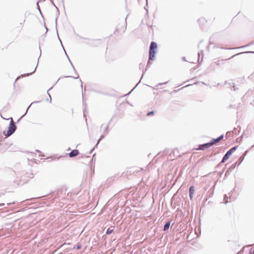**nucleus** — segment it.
Returning <instances> with one entry per match:
<instances>
[{
    "mask_svg": "<svg viewBox=\"0 0 254 254\" xmlns=\"http://www.w3.org/2000/svg\"><path fill=\"white\" fill-rule=\"evenodd\" d=\"M229 85L230 86V88H231V89L232 90H236V88H235V83H234L233 82V81H230L229 82H228ZM227 84V82H225V84Z\"/></svg>",
    "mask_w": 254,
    "mask_h": 254,
    "instance_id": "18",
    "label": "nucleus"
},
{
    "mask_svg": "<svg viewBox=\"0 0 254 254\" xmlns=\"http://www.w3.org/2000/svg\"><path fill=\"white\" fill-rule=\"evenodd\" d=\"M224 171H225V168L223 170V171L222 172L221 174L224 172Z\"/></svg>",
    "mask_w": 254,
    "mask_h": 254,
    "instance_id": "49",
    "label": "nucleus"
},
{
    "mask_svg": "<svg viewBox=\"0 0 254 254\" xmlns=\"http://www.w3.org/2000/svg\"><path fill=\"white\" fill-rule=\"evenodd\" d=\"M104 137H105V135H104V134H102V135L100 136L99 138L98 139V141H97V143H96V144L95 145V146H94V148H93V149H92L90 151L89 154H91V153L92 152L93 150L95 148L97 147V146H98V145L99 144V143H100V141H101V140H102Z\"/></svg>",
    "mask_w": 254,
    "mask_h": 254,
    "instance_id": "15",
    "label": "nucleus"
},
{
    "mask_svg": "<svg viewBox=\"0 0 254 254\" xmlns=\"http://www.w3.org/2000/svg\"><path fill=\"white\" fill-rule=\"evenodd\" d=\"M103 126V124H102V125H101V128H102V127Z\"/></svg>",
    "mask_w": 254,
    "mask_h": 254,
    "instance_id": "53",
    "label": "nucleus"
},
{
    "mask_svg": "<svg viewBox=\"0 0 254 254\" xmlns=\"http://www.w3.org/2000/svg\"><path fill=\"white\" fill-rule=\"evenodd\" d=\"M39 102H40V101H36L33 102H32V103H31V104L28 106V107L27 108V110H26V113H25V114L22 116V117H24V116H25V115L27 113L28 111V110H29V108H30V106L31 105V104H34V103H39Z\"/></svg>",
    "mask_w": 254,
    "mask_h": 254,
    "instance_id": "27",
    "label": "nucleus"
},
{
    "mask_svg": "<svg viewBox=\"0 0 254 254\" xmlns=\"http://www.w3.org/2000/svg\"><path fill=\"white\" fill-rule=\"evenodd\" d=\"M248 152V150L245 151L243 154L241 156V157H245Z\"/></svg>",
    "mask_w": 254,
    "mask_h": 254,
    "instance_id": "33",
    "label": "nucleus"
},
{
    "mask_svg": "<svg viewBox=\"0 0 254 254\" xmlns=\"http://www.w3.org/2000/svg\"><path fill=\"white\" fill-rule=\"evenodd\" d=\"M80 82H81V87L82 88V82L81 79H80Z\"/></svg>",
    "mask_w": 254,
    "mask_h": 254,
    "instance_id": "45",
    "label": "nucleus"
},
{
    "mask_svg": "<svg viewBox=\"0 0 254 254\" xmlns=\"http://www.w3.org/2000/svg\"><path fill=\"white\" fill-rule=\"evenodd\" d=\"M36 5H37V9L38 10V11H39V13H40V14H41V16L44 18V16H43V14H42V11H41V9H40V6H39V3L37 2V3H36Z\"/></svg>",
    "mask_w": 254,
    "mask_h": 254,
    "instance_id": "26",
    "label": "nucleus"
},
{
    "mask_svg": "<svg viewBox=\"0 0 254 254\" xmlns=\"http://www.w3.org/2000/svg\"><path fill=\"white\" fill-rule=\"evenodd\" d=\"M157 44L156 42L152 41L149 48V56L150 60H154L157 53Z\"/></svg>",
    "mask_w": 254,
    "mask_h": 254,
    "instance_id": "2",
    "label": "nucleus"
},
{
    "mask_svg": "<svg viewBox=\"0 0 254 254\" xmlns=\"http://www.w3.org/2000/svg\"><path fill=\"white\" fill-rule=\"evenodd\" d=\"M238 145L234 146L228 150L227 152L224 154L222 158L221 162L218 165V167H220L222 164L225 163L228 160L230 156L237 150L238 147Z\"/></svg>",
    "mask_w": 254,
    "mask_h": 254,
    "instance_id": "3",
    "label": "nucleus"
},
{
    "mask_svg": "<svg viewBox=\"0 0 254 254\" xmlns=\"http://www.w3.org/2000/svg\"><path fill=\"white\" fill-rule=\"evenodd\" d=\"M254 45V40H253L252 41H251V42H250L249 43L247 44L246 45L241 47L239 48H243L247 47L249 46H251V45Z\"/></svg>",
    "mask_w": 254,
    "mask_h": 254,
    "instance_id": "25",
    "label": "nucleus"
},
{
    "mask_svg": "<svg viewBox=\"0 0 254 254\" xmlns=\"http://www.w3.org/2000/svg\"><path fill=\"white\" fill-rule=\"evenodd\" d=\"M82 104H83V106H84L83 116L84 117H86L87 104H86V101H85V98L84 97V94H83V91L82 92Z\"/></svg>",
    "mask_w": 254,
    "mask_h": 254,
    "instance_id": "9",
    "label": "nucleus"
},
{
    "mask_svg": "<svg viewBox=\"0 0 254 254\" xmlns=\"http://www.w3.org/2000/svg\"><path fill=\"white\" fill-rule=\"evenodd\" d=\"M53 88V86L51 87L50 89H48V91H47V93H48V95H49V98H50V102H52V98H51V96L50 94H49V91L50 90H51Z\"/></svg>",
    "mask_w": 254,
    "mask_h": 254,
    "instance_id": "29",
    "label": "nucleus"
},
{
    "mask_svg": "<svg viewBox=\"0 0 254 254\" xmlns=\"http://www.w3.org/2000/svg\"><path fill=\"white\" fill-rule=\"evenodd\" d=\"M211 39V38H210V39ZM209 43L211 44V40H210Z\"/></svg>",
    "mask_w": 254,
    "mask_h": 254,
    "instance_id": "52",
    "label": "nucleus"
},
{
    "mask_svg": "<svg viewBox=\"0 0 254 254\" xmlns=\"http://www.w3.org/2000/svg\"><path fill=\"white\" fill-rule=\"evenodd\" d=\"M4 205V203H1L0 204V206Z\"/></svg>",
    "mask_w": 254,
    "mask_h": 254,
    "instance_id": "47",
    "label": "nucleus"
},
{
    "mask_svg": "<svg viewBox=\"0 0 254 254\" xmlns=\"http://www.w3.org/2000/svg\"><path fill=\"white\" fill-rule=\"evenodd\" d=\"M214 64H215L216 65H218L220 64V63L219 61H218L215 62Z\"/></svg>",
    "mask_w": 254,
    "mask_h": 254,
    "instance_id": "38",
    "label": "nucleus"
},
{
    "mask_svg": "<svg viewBox=\"0 0 254 254\" xmlns=\"http://www.w3.org/2000/svg\"><path fill=\"white\" fill-rule=\"evenodd\" d=\"M249 53H253V54H254V52H253V51H247V52H241V53H238L237 54H235V55H233L231 58H228V59H225V60H222L221 61V62H223L225 61H227V60H228L229 59H231V58H233V57H234L235 56H237L238 55H241V54H249Z\"/></svg>",
    "mask_w": 254,
    "mask_h": 254,
    "instance_id": "11",
    "label": "nucleus"
},
{
    "mask_svg": "<svg viewBox=\"0 0 254 254\" xmlns=\"http://www.w3.org/2000/svg\"><path fill=\"white\" fill-rule=\"evenodd\" d=\"M201 20V19H198V22H200Z\"/></svg>",
    "mask_w": 254,
    "mask_h": 254,
    "instance_id": "50",
    "label": "nucleus"
},
{
    "mask_svg": "<svg viewBox=\"0 0 254 254\" xmlns=\"http://www.w3.org/2000/svg\"><path fill=\"white\" fill-rule=\"evenodd\" d=\"M44 26H45V29L46 30V32L45 33V34L44 35V37H45L46 36V34H47V32L49 30V29L47 28V27L46 26L45 24H44Z\"/></svg>",
    "mask_w": 254,
    "mask_h": 254,
    "instance_id": "31",
    "label": "nucleus"
},
{
    "mask_svg": "<svg viewBox=\"0 0 254 254\" xmlns=\"http://www.w3.org/2000/svg\"><path fill=\"white\" fill-rule=\"evenodd\" d=\"M254 145H252V146H251V148H253V147H254Z\"/></svg>",
    "mask_w": 254,
    "mask_h": 254,
    "instance_id": "56",
    "label": "nucleus"
},
{
    "mask_svg": "<svg viewBox=\"0 0 254 254\" xmlns=\"http://www.w3.org/2000/svg\"><path fill=\"white\" fill-rule=\"evenodd\" d=\"M9 120H10V122L8 127V129L7 130H4L3 132V134L4 135H6L7 137L13 134L17 128V126L15 123L13 121L12 118H10Z\"/></svg>",
    "mask_w": 254,
    "mask_h": 254,
    "instance_id": "1",
    "label": "nucleus"
},
{
    "mask_svg": "<svg viewBox=\"0 0 254 254\" xmlns=\"http://www.w3.org/2000/svg\"><path fill=\"white\" fill-rule=\"evenodd\" d=\"M79 153V150L78 149H73V150H71L68 153V156L70 158H73V157H75L77 155H78Z\"/></svg>",
    "mask_w": 254,
    "mask_h": 254,
    "instance_id": "8",
    "label": "nucleus"
},
{
    "mask_svg": "<svg viewBox=\"0 0 254 254\" xmlns=\"http://www.w3.org/2000/svg\"><path fill=\"white\" fill-rule=\"evenodd\" d=\"M64 52H65V55H66V58L68 59L69 57H68V55H67V54H66V52H65V50H64Z\"/></svg>",
    "mask_w": 254,
    "mask_h": 254,
    "instance_id": "40",
    "label": "nucleus"
},
{
    "mask_svg": "<svg viewBox=\"0 0 254 254\" xmlns=\"http://www.w3.org/2000/svg\"><path fill=\"white\" fill-rule=\"evenodd\" d=\"M114 230V226H111L109 228L107 229V230L106 231V235H110L112 234Z\"/></svg>",
    "mask_w": 254,
    "mask_h": 254,
    "instance_id": "17",
    "label": "nucleus"
},
{
    "mask_svg": "<svg viewBox=\"0 0 254 254\" xmlns=\"http://www.w3.org/2000/svg\"><path fill=\"white\" fill-rule=\"evenodd\" d=\"M41 156H44V155H43V154H41Z\"/></svg>",
    "mask_w": 254,
    "mask_h": 254,
    "instance_id": "57",
    "label": "nucleus"
},
{
    "mask_svg": "<svg viewBox=\"0 0 254 254\" xmlns=\"http://www.w3.org/2000/svg\"><path fill=\"white\" fill-rule=\"evenodd\" d=\"M170 225H171V222L170 221L167 222L164 226L163 230L164 231H167L169 229Z\"/></svg>",
    "mask_w": 254,
    "mask_h": 254,
    "instance_id": "19",
    "label": "nucleus"
},
{
    "mask_svg": "<svg viewBox=\"0 0 254 254\" xmlns=\"http://www.w3.org/2000/svg\"><path fill=\"white\" fill-rule=\"evenodd\" d=\"M249 254H254V250L252 248L250 249Z\"/></svg>",
    "mask_w": 254,
    "mask_h": 254,
    "instance_id": "35",
    "label": "nucleus"
},
{
    "mask_svg": "<svg viewBox=\"0 0 254 254\" xmlns=\"http://www.w3.org/2000/svg\"><path fill=\"white\" fill-rule=\"evenodd\" d=\"M38 61H39V60H38V62H37V64L36 66L35 67V68H34V70L32 72L28 73H25V74H23L21 75L18 78H17V79L15 80V81L19 78H20L21 77L28 76L29 75H31L32 74H33L36 71V68H37V66L38 65Z\"/></svg>",
    "mask_w": 254,
    "mask_h": 254,
    "instance_id": "14",
    "label": "nucleus"
},
{
    "mask_svg": "<svg viewBox=\"0 0 254 254\" xmlns=\"http://www.w3.org/2000/svg\"><path fill=\"white\" fill-rule=\"evenodd\" d=\"M244 159V157H240L239 159L236 162H235V163H236V166H239L242 163V162L243 161Z\"/></svg>",
    "mask_w": 254,
    "mask_h": 254,
    "instance_id": "22",
    "label": "nucleus"
},
{
    "mask_svg": "<svg viewBox=\"0 0 254 254\" xmlns=\"http://www.w3.org/2000/svg\"><path fill=\"white\" fill-rule=\"evenodd\" d=\"M236 163H234L227 169L226 171L225 174V177H227L231 172L236 168Z\"/></svg>",
    "mask_w": 254,
    "mask_h": 254,
    "instance_id": "7",
    "label": "nucleus"
},
{
    "mask_svg": "<svg viewBox=\"0 0 254 254\" xmlns=\"http://www.w3.org/2000/svg\"><path fill=\"white\" fill-rule=\"evenodd\" d=\"M58 36L59 39V40H60V42H61V43L62 46H63V45H62V41H61V39H60L59 36V35H58ZM63 47L64 48V47Z\"/></svg>",
    "mask_w": 254,
    "mask_h": 254,
    "instance_id": "42",
    "label": "nucleus"
},
{
    "mask_svg": "<svg viewBox=\"0 0 254 254\" xmlns=\"http://www.w3.org/2000/svg\"><path fill=\"white\" fill-rule=\"evenodd\" d=\"M73 69L74 70L75 73L77 75V77H74V76H64L65 77H70V78H74V79H78L79 78V76L74 68V65H73V64H71Z\"/></svg>",
    "mask_w": 254,
    "mask_h": 254,
    "instance_id": "21",
    "label": "nucleus"
},
{
    "mask_svg": "<svg viewBox=\"0 0 254 254\" xmlns=\"http://www.w3.org/2000/svg\"><path fill=\"white\" fill-rule=\"evenodd\" d=\"M77 250H80L81 248V245L80 244H77L74 247Z\"/></svg>",
    "mask_w": 254,
    "mask_h": 254,
    "instance_id": "30",
    "label": "nucleus"
},
{
    "mask_svg": "<svg viewBox=\"0 0 254 254\" xmlns=\"http://www.w3.org/2000/svg\"><path fill=\"white\" fill-rule=\"evenodd\" d=\"M68 60L69 62L70 63V64H72V62H71V61H70V60L69 59V58H68Z\"/></svg>",
    "mask_w": 254,
    "mask_h": 254,
    "instance_id": "44",
    "label": "nucleus"
},
{
    "mask_svg": "<svg viewBox=\"0 0 254 254\" xmlns=\"http://www.w3.org/2000/svg\"><path fill=\"white\" fill-rule=\"evenodd\" d=\"M146 1H147V0H146Z\"/></svg>",
    "mask_w": 254,
    "mask_h": 254,
    "instance_id": "58",
    "label": "nucleus"
},
{
    "mask_svg": "<svg viewBox=\"0 0 254 254\" xmlns=\"http://www.w3.org/2000/svg\"><path fill=\"white\" fill-rule=\"evenodd\" d=\"M224 137V134H222L215 138H212L210 141L211 142V144L213 145L215 143L219 142L222 139H223Z\"/></svg>",
    "mask_w": 254,
    "mask_h": 254,
    "instance_id": "6",
    "label": "nucleus"
},
{
    "mask_svg": "<svg viewBox=\"0 0 254 254\" xmlns=\"http://www.w3.org/2000/svg\"><path fill=\"white\" fill-rule=\"evenodd\" d=\"M182 59V61H185V62H187L186 57H183Z\"/></svg>",
    "mask_w": 254,
    "mask_h": 254,
    "instance_id": "39",
    "label": "nucleus"
},
{
    "mask_svg": "<svg viewBox=\"0 0 254 254\" xmlns=\"http://www.w3.org/2000/svg\"><path fill=\"white\" fill-rule=\"evenodd\" d=\"M36 151L39 153H41V152L39 150H36Z\"/></svg>",
    "mask_w": 254,
    "mask_h": 254,
    "instance_id": "46",
    "label": "nucleus"
},
{
    "mask_svg": "<svg viewBox=\"0 0 254 254\" xmlns=\"http://www.w3.org/2000/svg\"><path fill=\"white\" fill-rule=\"evenodd\" d=\"M230 197H229L226 194H225L224 196V199L225 200L224 203L227 204L229 202L228 199H230Z\"/></svg>",
    "mask_w": 254,
    "mask_h": 254,
    "instance_id": "24",
    "label": "nucleus"
},
{
    "mask_svg": "<svg viewBox=\"0 0 254 254\" xmlns=\"http://www.w3.org/2000/svg\"><path fill=\"white\" fill-rule=\"evenodd\" d=\"M174 92L176 93V92H177V90H174Z\"/></svg>",
    "mask_w": 254,
    "mask_h": 254,
    "instance_id": "54",
    "label": "nucleus"
},
{
    "mask_svg": "<svg viewBox=\"0 0 254 254\" xmlns=\"http://www.w3.org/2000/svg\"><path fill=\"white\" fill-rule=\"evenodd\" d=\"M82 39L87 40L88 42H86V44L88 45L89 46L93 47H97L98 46L101 41V39H88L87 38L85 37H82Z\"/></svg>",
    "mask_w": 254,
    "mask_h": 254,
    "instance_id": "4",
    "label": "nucleus"
},
{
    "mask_svg": "<svg viewBox=\"0 0 254 254\" xmlns=\"http://www.w3.org/2000/svg\"><path fill=\"white\" fill-rule=\"evenodd\" d=\"M64 191V189H58L56 191L54 192V195L57 198L60 197Z\"/></svg>",
    "mask_w": 254,
    "mask_h": 254,
    "instance_id": "10",
    "label": "nucleus"
},
{
    "mask_svg": "<svg viewBox=\"0 0 254 254\" xmlns=\"http://www.w3.org/2000/svg\"><path fill=\"white\" fill-rule=\"evenodd\" d=\"M227 108L228 109H229V108H235V106L233 105H230L229 106L227 107Z\"/></svg>",
    "mask_w": 254,
    "mask_h": 254,
    "instance_id": "36",
    "label": "nucleus"
},
{
    "mask_svg": "<svg viewBox=\"0 0 254 254\" xmlns=\"http://www.w3.org/2000/svg\"><path fill=\"white\" fill-rule=\"evenodd\" d=\"M168 81H166V82H163V83H160L158 84V86L166 84L168 83Z\"/></svg>",
    "mask_w": 254,
    "mask_h": 254,
    "instance_id": "34",
    "label": "nucleus"
},
{
    "mask_svg": "<svg viewBox=\"0 0 254 254\" xmlns=\"http://www.w3.org/2000/svg\"><path fill=\"white\" fill-rule=\"evenodd\" d=\"M155 114V112L154 111H150L149 112H148L146 114V115L147 116H152V115H154Z\"/></svg>",
    "mask_w": 254,
    "mask_h": 254,
    "instance_id": "28",
    "label": "nucleus"
},
{
    "mask_svg": "<svg viewBox=\"0 0 254 254\" xmlns=\"http://www.w3.org/2000/svg\"><path fill=\"white\" fill-rule=\"evenodd\" d=\"M254 145H252V146H251V148H253V147H254Z\"/></svg>",
    "mask_w": 254,
    "mask_h": 254,
    "instance_id": "55",
    "label": "nucleus"
},
{
    "mask_svg": "<svg viewBox=\"0 0 254 254\" xmlns=\"http://www.w3.org/2000/svg\"><path fill=\"white\" fill-rule=\"evenodd\" d=\"M221 49H224L223 48H221ZM225 49L231 50L234 49L235 48H224Z\"/></svg>",
    "mask_w": 254,
    "mask_h": 254,
    "instance_id": "43",
    "label": "nucleus"
},
{
    "mask_svg": "<svg viewBox=\"0 0 254 254\" xmlns=\"http://www.w3.org/2000/svg\"><path fill=\"white\" fill-rule=\"evenodd\" d=\"M46 0H39L37 2L39 3L40 2H41V1H45Z\"/></svg>",
    "mask_w": 254,
    "mask_h": 254,
    "instance_id": "41",
    "label": "nucleus"
},
{
    "mask_svg": "<svg viewBox=\"0 0 254 254\" xmlns=\"http://www.w3.org/2000/svg\"><path fill=\"white\" fill-rule=\"evenodd\" d=\"M241 128L239 126L237 128H234V129L232 131L233 134H239L240 132Z\"/></svg>",
    "mask_w": 254,
    "mask_h": 254,
    "instance_id": "20",
    "label": "nucleus"
},
{
    "mask_svg": "<svg viewBox=\"0 0 254 254\" xmlns=\"http://www.w3.org/2000/svg\"><path fill=\"white\" fill-rule=\"evenodd\" d=\"M112 121V119H111L109 123H108V125L107 126V127H105V128L104 129V133H105V134H108L109 132V124L111 122V121Z\"/></svg>",
    "mask_w": 254,
    "mask_h": 254,
    "instance_id": "23",
    "label": "nucleus"
},
{
    "mask_svg": "<svg viewBox=\"0 0 254 254\" xmlns=\"http://www.w3.org/2000/svg\"><path fill=\"white\" fill-rule=\"evenodd\" d=\"M192 85V84H189V85H187V86H186V87H187V86H190Z\"/></svg>",
    "mask_w": 254,
    "mask_h": 254,
    "instance_id": "48",
    "label": "nucleus"
},
{
    "mask_svg": "<svg viewBox=\"0 0 254 254\" xmlns=\"http://www.w3.org/2000/svg\"><path fill=\"white\" fill-rule=\"evenodd\" d=\"M212 146L211 143V142H208L206 143H204L201 144H199L198 146V147L196 148V150H204L206 149L209 148Z\"/></svg>",
    "mask_w": 254,
    "mask_h": 254,
    "instance_id": "5",
    "label": "nucleus"
},
{
    "mask_svg": "<svg viewBox=\"0 0 254 254\" xmlns=\"http://www.w3.org/2000/svg\"><path fill=\"white\" fill-rule=\"evenodd\" d=\"M139 82H140V81L137 84V85L131 91H130L128 93V94L127 95L130 94L132 92V91L136 87V86L138 85V84L139 83Z\"/></svg>",
    "mask_w": 254,
    "mask_h": 254,
    "instance_id": "32",
    "label": "nucleus"
},
{
    "mask_svg": "<svg viewBox=\"0 0 254 254\" xmlns=\"http://www.w3.org/2000/svg\"><path fill=\"white\" fill-rule=\"evenodd\" d=\"M139 65L140 69L142 68L144 66V64L142 63H140Z\"/></svg>",
    "mask_w": 254,
    "mask_h": 254,
    "instance_id": "37",
    "label": "nucleus"
},
{
    "mask_svg": "<svg viewBox=\"0 0 254 254\" xmlns=\"http://www.w3.org/2000/svg\"><path fill=\"white\" fill-rule=\"evenodd\" d=\"M152 60H150L149 59V58H148V62H147V65H146V69L145 70V71H143V73H142V76L143 75V74H144L145 72L146 71V70L150 67V65L152 64L151 61Z\"/></svg>",
    "mask_w": 254,
    "mask_h": 254,
    "instance_id": "16",
    "label": "nucleus"
},
{
    "mask_svg": "<svg viewBox=\"0 0 254 254\" xmlns=\"http://www.w3.org/2000/svg\"><path fill=\"white\" fill-rule=\"evenodd\" d=\"M199 56H200L199 53H198V58L199 57Z\"/></svg>",
    "mask_w": 254,
    "mask_h": 254,
    "instance_id": "51",
    "label": "nucleus"
},
{
    "mask_svg": "<svg viewBox=\"0 0 254 254\" xmlns=\"http://www.w3.org/2000/svg\"><path fill=\"white\" fill-rule=\"evenodd\" d=\"M52 3V4L56 7V12H57V13H56V24H57V19H58V17L60 15V10L59 9V8H58V7L56 5L55 2H54V0H49Z\"/></svg>",
    "mask_w": 254,
    "mask_h": 254,
    "instance_id": "12",
    "label": "nucleus"
},
{
    "mask_svg": "<svg viewBox=\"0 0 254 254\" xmlns=\"http://www.w3.org/2000/svg\"><path fill=\"white\" fill-rule=\"evenodd\" d=\"M194 192V187L193 186H191L189 188V197L190 199H191L193 197V195Z\"/></svg>",
    "mask_w": 254,
    "mask_h": 254,
    "instance_id": "13",
    "label": "nucleus"
}]
</instances>
